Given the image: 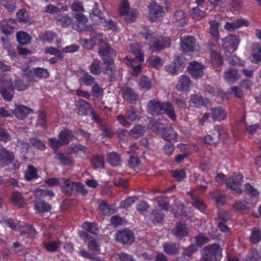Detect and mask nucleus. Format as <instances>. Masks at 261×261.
Listing matches in <instances>:
<instances>
[{"mask_svg":"<svg viewBox=\"0 0 261 261\" xmlns=\"http://www.w3.org/2000/svg\"><path fill=\"white\" fill-rule=\"evenodd\" d=\"M147 112L153 116L166 114L172 121H175L176 120L174 108L172 104L168 101L150 100L147 104Z\"/></svg>","mask_w":261,"mask_h":261,"instance_id":"nucleus-1","label":"nucleus"},{"mask_svg":"<svg viewBox=\"0 0 261 261\" xmlns=\"http://www.w3.org/2000/svg\"><path fill=\"white\" fill-rule=\"evenodd\" d=\"M59 139L50 138L48 139L49 146L54 150H57L61 146L68 145L74 137L73 132L68 128H64L58 134Z\"/></svg>","mask_w":261,"mask_h":261,"instance_id":"nucleus-2","label":"nucleus"},{"mask_svg":"<svg viewBox=\"0 0 261 261\" xmlns=\"http://www.w3.org/2000/svg\"><path fill=\"white\" fill-rule=\"evenodd\" d=\"M222 257V250L216 243L205 246L201 251L199 261H220Z\"/></svg>","mask_w":261,"mask_h":261,"instance_id":"nucleus-3","label":"nucleus"},{"mask_svg":"<svg viewBox=\"0 0 261 261\" xmlns=\"http://www.w3.org/2000/svg\"><path fill=\"white\" fill-rule=\"evenodd\" d=\"M180 47L183 53L191 54L199 53V45L196 38L192 36H184L180 38Z\"/></svg>","mask_w":261,"mask_h":261,"instance_id":"nucleus-4","label":"nucleus"},{"mask_svg":"<svg viewBox=\"0 0 261 261\" xmlns=\"http://www.w3.org/2000/svg\"><path fill=\"white\" fill-rule=\"evenodd\" d=\"M243 180V176L241 173H234L233 174L229 177L225 181L227 188L235 192L237 194L240 195L242 193L241 186Z\"/></svg>","mask_w":261,"mask_h":261,"instance_id":"nucleus-5","label":"nucleus"},{"mask_svg":"<svg viewBox=\"0 0 261 261\" xmlns=\"http://www.w3.org/2000/svg\"><path fill=\"white\" fill-rule=\"evenodd\" d=\"M79 235L87 244L88 248L93 254H95L100 252V245L98 240L95 238L96 237L88 235L86 232H79Z\"/></svg>","mask_w":261,"mask_h":261,"instance_id":"nucleus-6","label":"nucleus"},{"mask_svg":"<svg viewBox=\"0 0 261 261\" xmlns=\"http://www.w3.org/2000/svg\"><path fill=\"white\" fill-rule=\"evenodd\" d=\"M1 86L0 87V94L6 101H11L14 95V87L11 80L4 81L3 77L0 76Z\"/></svg>","mask_w":261,"mask_h":261,"instance_id":"nucleus-7","label":"nucleus"},{"mask_svg":"<svg viewBox=\"0 0 261 261\" xmlns=\"http://www.w3.org/2000/svg\"><path fill=\"white\" fill-rule=\"evenodd\" d=\"M115 237L117 242L123 245H130L135 241L134 232L127 228L118 230Z\"/></svg>","mask_w":261,"mask_h":261,"instance_id":"nucleus-8","label":"nucleus"},{"mask_svg":"<svg viewBox=\"0 0 261 261\" xmlns=\"http://www.w3.org/2000/svg\"><path fill=\"white\" fill-rule=\"evenodd\" d=\"M74 18L76 20L74 28L76 30L91 32L95 30L96 27L87 24L88 22V18L84 15L81 13L76 14Z\"/></svg>","mask_w":261,"mask_h":261,"instance_id":"nucleus-9","label":"nucleus"},{"mask_svg":"<svg viewBox=\"0 0 261 261\" xmlns=\"http://www.w3.org/2000/svg\"><path fill=\"white\" fill-rule=\"evenodd\" d=\"M222 41V46L223 49L226 51L232 53L237 49L240 39L236 35H230L223 39Z\"/></svg>","mask_w":261,"mask_h":261,"instance_id":"nucleus-10","label":"nucleus"},{"mask_svg":"<svg viewBox=\"0 0 261 261\" xmlns=\"http://www.w3.org/2000/svg\"><path fill=\"white\" fill-rule=\"evenodd\" d=\"M29 66H27L25 69H23L24 74L27 77V80L29 83H33L35 81L34 75L39 78H47L49 76V72L46 69L38 67L34 69V71L28 70Z\"/></svg>","mask_w":261,"mask_h":261,"instance_id":"nucleus-11","label":"nucleus"},{"mask_svg":"<svg viewBox=\"0 0 261 261\" xmlns=\"http://www.w3.org/2000/svg\"><path fill=\"white\" fill-rule=\"evenodd\" d=\"M15 155L13 152L5 148L0 149V167L4 168L13 164Z\"/></svg>","mask_w":261,"mask_h":261,"instance_id":"nucleus-12","label":"nucleus"},{"mask_svg":"<svg viewBox=\"0 0 261 261\" xmlns=\"http://www.w3.org/2000/svg\"><path fill=\"white\" fill-rule=\"evenodd\" d=\"M149 16L151 21H155L163 17L164 11L163 7L155 2L152 3L148 6Z\"/></svg>","mask_w":261,"mask_h":261,"instance_id":"nucleus-13","label":"nucleus"},{"mask_svg":"<svg viewBox=\"0 0 261 261\" xmlns=\"http://www.w3.org/2000/svg\"><path fill=\"white\" fill-rule=\"evenodd\" d=\"M99 53L102 56L103 61L105 64H109L110 65L113 64V58L116 56V53L109 45L105 44L99 49Z\"/></svg>","mask_w":261,"mask_h":261,"instance_id":"nucleus-14","label":"nucleus"},{"mask_svg":"<svg viewBox=\"0 0 261 261\" xmlns=\"http://www.w3.org/2000/svg\"><path fill=\"white\" fill-rule=\"evenodd\" d=\"M56 159L59 161L61 165L63 166H71L73 163V158L70 152H61L54 150Z\"/></svg>","mask_w":261,"mask_h":261,"instance_id":"nucleus-15","label":"nucleus"},{"mask_svg":"<svg viewBox=\"0 0 261 261\" xmlns=\"http://www.w3.org/2000/svg\"><path fill=\"white\" fill-rule=\"evenodd\" d=\"M172 233L177 239H182L189 236L187 224L185 223L178 222L172 230Z\"/></svg>","mask_w":261,"mask_h":261,"instance_id":"nucleus-16","label":"nucleus"},{"mask_svg":"<svg viewBox=\"0 0 261 261\" xmlns=\"http://www.w3.org/2000/svg\"><path fill=\"white\" fill-rule=\"evenodd\" d=\"M248 25L249 22L247 20L240 18L237 19L231 22H226L224 25V29L229 32H232L240 27Z\"/></svg>","mask_w":261,"mask_h":261,"instance_id":"nucleus-17","label":"nucleus"},{"mask_svg":"<svg viewBox=\"0 0 261 261\" xmlns=\"http://www.w3.org/2000/svg\"><path fill=\"white\" fill-rule=\"evenodd\" d=\"M133 53L135 56V57L132 58H129L128 57H126L124 59V64H126L127 65H133L139 63V65H140V63L144 61L143 54L140 49L133 50Z\"/></svg>","mask_w":261,"mask_h":261,"instance_id":"nucleus-18","label":"nucleus"},{"mask_svg":"<svg viewBox=\"0 0 261 261\" xmlns=\"http://www.w3.org/2000/svg\"><path fill=\"white\" fill-rule=\"evenodd\" d=\"M38 232L35 227L30 224H25L21 227L20 234L27 238L35 239L38 237Z\"/></svg>","mask_w":261,"mask_h":261,"instance_id":"nucleus-19","label":"nucleus"},{"mask_svg":"<svg viewBox=\"0 0 261 261\" xmlns=\"http://www.w3.org/2000/svg\"><path fill=\"white\" fill-rule=\"evenodd\" d=\"M34 207L38 213H43L47 212L51 210V205L41 197H36V199L34 202Z\"/></svg>","mask_w":261,"mask_h":261,"instance_id":"nucleus-20","label":"nucleus"},{"mask_svg":"<svg viewBox=\"0 0 261 261\" xmlns=\"http://www.w3.org/2000/svg\"><path fill=\"white\" fill-rule=\"evenodd\" d=\"M82 228L84 230L80 232H86L88 235L93 237H97L98 234V227L94 222L85 221L82 225Z\"/></svg>","mask_w":261,"mask_h":261,"instance_id":"nucleus-21","label":"nucleus"},{"mask_svg":"<svg viewBox=\"0 0 261 261\" xmlns=\"http://www.w3.org/2000/svg\"><path fill=\"white\" fill-rule=\"evenodd\" d=\"M75 111L80 116H86L88 113V110L90 109L89 103L83 99H79L75 101Z\"/></svg>","mask_w":261,"mask_h":261,"instance_id":"nucleus-22","label":"nucleus"},{"mask_svg":"<svg viewBox=\"0 0 261 261\" xmlns=\"http://www.w3.org/2000/svg\"><path fill=\"white\" fill-rule=\"evenodd\" d=\"M162 136L164 140L170 143L178 141V134L172 127L165 129L162 133Z\"/></svg>","mask_w":261,"mask_h":261,"instance_id":"nucleus-23","label":"nucleus"},{"mask_svg":"<svg viewBox=\"0 0 261 261\" xmlns=\"http://www.w3.org/2000/svg\"><path fill=\"white\" fill-rule=\"evenodd\" d=\"M171 45V40L169 37H160L154 40L152 47L155 50H162Z\"/></svg>","mask_w":261,"mask_h":261,"instance_id":"nucleus-24","label":"nucleus"},{"mask_svg":"<svg viewBox=\"0 0 261 261\" xmlns=\"http://www.w3.org/2000/svg\"><path fill=\"white\" fill-rule=\"evenodd\" d=\"M164 251L168 255H176L179 250V244L172 242H166L163 244Z\"/></svg>","mask_w":261,"mask_h":261,"instance_id":"nucleus-25","label":"nucleus"},{"mask_svg":"<svg viewBox=\"0 0 261 261\" xmlns=\"http://www.w3.org/2000/svg\"><path fill=\"white\" fill-rule=\"evenodd\" d=\"M215 130L216 134H214V136L211 135H207L204 137V140L206 144L212 145L215 144L218 141L219 137L221 134L222 127L221 126H215Z\"/></svg>","mask_w":261,"mask_h":261,"instance_id":"nucleus-26","label":"nucleus"},{"mask_svg":"<svg viewBox=\"0 0 261 261\" xmlns=\"http://www.w3.org/2000/svg\"><path fill=\"white\" fill-rule=\"evenodd\" d=\"M232 208L236 211L245 212L250 209L251 204L246 200H239L234 201L232 205Z\"/></svg>","mask_w":261,"mask_h":261,"instance_id":"nucleus-27","label":"nucleus"},{"mask_svg":"<svg viewBox=\"0 0 261 261\" xmlns=\"http://www.w3.org/2000/svg\"><path fill=\"white\" fill-rule=\"evenodd\" d=\"M32 110L27 107L23 105H18L16 106L15 109L13 111L15 116L19 119L25 118Z\"/></svg>","mask_w":261,"mask_h":261,"instance_id":"nucleus-28","label":"nucleus"},{"mask_svg":"<svg viewBox=\"0 0 261 261\" xmlns=\"http://www.w3.org/2000/svg\"><path fill=\"white\" fill-rule=\"evenodd\" d=\"M211 111L212 118L214 120L221 121L226 118L227 114L221 107L213 108Z\"/></svg>","mask_w":261,"mask_h":261,"instance_id":"nucleus-29","label":"nucleus"},{"mask_svg":"<svg viewBox=\"0 0 261 261\" xmlns=\"http://www.w3.org/2000/svg\"><path fill=\"white\" fill-rule=\"evenodd\" d=\"M210 195L217 205H223L226 202V196L219 190L211 191Z\"/></svg>","mask_w":261,"mask_h":261,"instance_id":"nucleus-30","label":"nucleus"},{"mask_svg":"<svg viewBox=\"0 0 261 261\" xmlns=\"http://www.w3.org/2000/svg\"><path fill=\"white\" fill-rule=\"evenodd\" d=\"M191 84V80L188 76L181 75L176 85V88L178 91L186 92L189 89Z\"/></svg>","mask_w":261,"mask_h":261,"instance_id":"nucleus-31","label":"nucleus"},{"mask_svg":"<svg viewBox=\"0 0 261 261\" xmlns=\"http://www.w3.org/2000/svg\"><path fill=\"white\" fill-rule=\"evenodd\" d=\"M123 97L128 100L132 104H135L138 98V94L132 88L126 87L122 90Z\"/></svg>","mask_w":261,"mask_h":261,"instance_id":"nucleus-32","label":"nucleus"},{"mask_svg":"<svg viewBox=\"0 0 261 261\" xmlns=\"http://www.w3.org/2000/svg\"><path fill=\"white\" fill-rule=\"evenodd\" d=\"M64 186L61 187L62 190L67 196L72 195L74 192L75 188V182L76 181H72L70 179L64 178Z\"/></svg>","mask_w":261,"mask_h":261,"instance_id":"nucleus-33","label":"nucleus"},{"mask_svg":"<svg viewBox=\"0 0 261 261\" xmlns=\"http://www.w3.org/2000/svg\"><path fill=\"white\" fill-rule=\"evenodd\" d=\"M240 78L238 70L230 68L224 72V79L228 83L232 84Z\"/></svg>","mask_w":261,"mask_h":261,"instance_id":"nucleus-34","label":"nucleus"},{"mask_svg":"<svg viewBox=\"0 0 261 261\" xmlns=\"http://www.w3.org/2000/svg\"><path fill=\"white\" fill-rule=\"evenodd\" d=\"M188 102L189 106L193 108H199L205 105L203 98L197 94L192 95Z\"/></svg>","mask_w":261,"mask_h":261,"instance_id":"nucleus-35","label":"nucleus"},{"mask_svg":"<svg viewBox=\"0 0 261 261\" xmlns=\"http://www.w3.org/2000/svg\"><path fill=\"white\" fill-rule=\"evenodd\" d=\"M252 61L258 64L261 61V46L258 43H253L252 47Z\"/></svg>","mask_w":261,"mask_h":261,"instance_id":"nucleus-36","label":"nucleus"},{"mask_svg":"<svg viewBox=\"0 0 261 261\" xmlns=\"http://www.w3.org/2000/svg\"><path fill=\"white\" fill-rule=\"evenodd\" d=\"M42 246L48 252H56L59 248L60 243L59 241L51 242L42 241Z\"/></svg>","mask_w":261,"mask_h":261,"instance_id":"nucleus-37","label":"nucleus"},{"mask_svg":"<svg viewBox=\"0 0 261 261\" xmlns=\"http://www.w3.org/2000/svg\"><path fill=\"white\" fill-rule=\"evenodd\" d=\"M204 66H188L187 71L193 79H197L204 74Z\"/></svg>","mask_w":261,"mask_h":261,"instance_id":"nucleus-38","label":"nucleus"},{"mask_svg":"<svg viewBox=\"0 0 261 261\" xmlns=\"http://www.w3.org/2000/svg\"><path fill=\"white\" fill-rule=\"evenodd\" d=\"M209 24L210 25V33L215 40L218 41L220 38L218 29L219 22L215 20H211L209 21Z\"/></svg>","mask_w":261,"mask_h":261,"instance_id":"nucleus-39","label":"nucleus"},{"mask_svg":"<svg viewBox=\"0 0 261 261\" xmlns=\"http://www.w3.org/2000/svg\"><path fill=\"white\" fill-rule=\"evenodd\" d=\"M38 170L33 165H29L24 173V179L27 181L38 178Z\"/></svg>","mask_w":261,"mask_h":261,"instance_id":"nucleus-40","label":"nucleus"},{"mask_svg":"<svg viewBox=\"0 0 261 261\" xmlns=\"http://www.w3.org/2000/svg\"><path fill=\"white\" fill-rule=\"evenodd\" d=\"M250 242L252 244H257L261 241V230L258 227H253L249 238Z\"/></svg>","mask_w":261,"mask_h":261,"instance_id":"nucleus-41","label":"nucleus"},{"mask_svg":"<svg viewBox=\"0 0 261 261\" xmlns=\"http://www.w3.org/2000/svg\"><path fill=\"white\" fill-rule=\"evenodd\" d=\"M56 19L63 27H67L71 24L72 19L69 15L64 14H57Z\"/></svg>","mask_w":261,"mask_h":261,"instance_id":"nucleus-42","label":"nucleus"},{"mask_svg":"<svg viewBox=\"0 0 261 261\" xmlns=\"http://www.w3.org/2000/svg\"><path fill=\"white\" fill-rule=\"evenodd\" d=\"M83 72L82 76L79 79V84L82 86H91L94 82V78L87 72L83 71Z\"/></svg>","mask_w":261,"mask_h":261,"instance_id":"nucleus-43","label":"nucleus"},{"mask_svg":"<svg viewBox=\"0 0 261 261\" xmlns=\"http://www.w3.org/2000/svg\"><path fill=\"white\" fill-rule=\"evenodd\" d=\"M191 199L192 200V205L201 212L204 213L206 208V205L203 200L194 197L192 194L191 195Z\"/></svg>","mask_w":261,"mask_h":261,"instance_id":"nucleus-44","label":"nucleus"},{"mask_svg":"<svg viewBox=\"0 0 261 261\" xmlns=\"http://www.w3.org/2000/svg\"><path fill=\"white\" fill-rule=\"evenodd\" d=\"M174 18L179 25H183L188 22L187 15L182 10H177L174 14Z\"/></svg>","mask_w":261,"mask_h":261,"instance_id":"nucleus-45","label":"nucleus"},{"mask_svg":"<svg viewBox=\"0 0 261 261\" xmlns=\"http://www.w3.org/2000/svg\"><path fill=\"white\" fill-rule=\"evenodd\" d=\"M211 62L215 65H222L223 60L220 53L214 50L210 52Z\"/></svg>","mask_w":261,"mask_h":261,"instance_id":"nucleus-46","label":"nucleus"},{"mask_svg":"<svg viewBox=\"0 0 261 261\" xmlns=\"http://www.w3.org/2000/svg\"><path fill=\"white\" fill-rule=\"evenodd\" d=\"M164 218V213L161 211L158 210H153L150 216V220L154 224L161 223L163 221Z\"/></svg>","mask_w":261,"mask_h":261,"instance_id":"nucleus-47","label":"nucleus"},{"mask_svg":"<svg viewBox=\"0 0 261 261\" xmlns=\"http://www.w3.org/2000/svg\"><path fill=\"white\" fill-rule=\"evenodd\" d=\"M108 161L110 164L113 166L120 165L121 160L119 154L116 152H111L108 154Z\"/></svg>","mask_w":261,"mask_h":261,"instance_id":"nucleus-48","label":"nucleus"},{"mask_svg":"<svg viewBox=\"0 0 261 261\" xmlns=\"http://www.w3.org/2000/svg\"><path fill=\"white\" fill-rule=\"evenodd\" d=\"M91 163L94 169L103 168L105 162L102 156L96 155L91 160Z\"/></svg>","mask_w":261,"mask_h":261,"instance_id":"nucleus-49","label":"nucleus"},{"mask_svg":"<svg viewBox=\"0 0 261 261\" xmlns=\"http://www.w3.org/2000/svg\"><path fill=\"white\" fill-rule=\"evenodd\" d=\"M16 36L18 42L22 45L28 44L31 42V37L24 32L17 33Z\"/></svg>","mask_w":261,"mask_h":261,"instance_id":"nucleus-50","label":"nucleus"},{"mask_svg":"<svg viewBox=\"0 0 261 261\" xmlns=\"http://www.w3.org/2000/svg\"><path fill=\"white\" fill-rule=\"evenodd\" d=\"M11 201L15 205L18 207L21 206L23 203V198L21 193L17 191H13L12 193Z\"/></svg>","mask_w":261,"mask_h":261,"instance_id":"nucleus-51","label":"nucleus"},{"mask_svg":"<svg viewBox=\"0 0 261 261\" xmlns=\"http://www.w3.org/2000/svg\"><path fill=\"white\" fill-rule=\"evenodd\" d=\"M138 12L136 10L132 9L130 11L121 14L124 18L123 19L126 23L134 22L138 16Z\"/></svg>","mask_w":261,"mask_h":261,"instance_id":"nucleus-52","label":"nucleus"},{"mask_svg":"<svg viewBox=\"0 0 261 261\" xmlns=\"http://www.w3.org/2000/svg\"><path fill=\"white\" fill-rule=\"evenodd\" d=\"M190 14L192 18L195 20H200L205 16V12L201 10L198 6L192 9Z\"/></svg>","mask_w":261,"mask_h":261,"instance_id":"nucleus-53","label":"nucleus"},{"mask_svg":"<svg viewBox=\"0 0 261 261\" xmlns=\"http://www.w3.org/2000/svg\"><path fill=\"white\" fill-rule=\"evenodd\" d=\"M46 119L47 115L46 112L44 111H40L37 117V124L40 126L43 129H46L47 128Z\"/></svg>","mask_w":261,"mask_h":261,"instance_id":"nucleus-54","label":"nucleus"},{"mask_svg":"<svg viewBox=\"0 0 261 261\" xmlns=\"http://www.w3.org/2000/svg\"><path fill=\"white\" fill-rule=\"evenodd\" d=\"M30 142L34 147L40 151H44L46 148L45 143L36 137L31 138Z\"/></svg>","mask_w":261,"mask_h":261,"instance_id":"nucleus-55","label":"nucleus"},{"mask_svg":"<svg viewBox=\"0 0 261 261\" xmlns=\"http://www.w3.org/2000/svg\"><path fill=\"white\" fill-rule=\"evenodd\" d=\"M90 16L92 18H94V17L95 16L97 17L100 20V23H102V20H104L103 14L99 9L97 3H95L93 8L90 13Z\"/></svg>","mask_w":261,"mask_h":261,"instance_id":"nucleus-56","label":"nucleus"},{"mask_svg":"<svg viewBox=\"0 0 261 261\" xmlns=\"http://www.w3.org/2000/svg\"><path fill=\"white\" fill-rule=\"evenodd\" d=\"M1 39L3 42L4 47L7 49L9 55L13 58L15 57L16 56V53L15 52L14 49H13L10 45L9 40H8V38L1 37Z\"/></svg>","mask_w":261,"mask_h":261,"instance_id":"nucleus-57","label":"nucleus"},{"mask_svg":"<svg viewBox=\"0 0 261 261\" xmlns=\"http://www.w3.org/2000/svg\"><path fill=\"white\" fill-rule=\"evenodd\" d=\"M245 261H261V256L256 249H252L249 250Z\"/></svg>","mask_w":261,"mask_h":261,"instance_id":"nucleus-58","label":"nucleus"},{"mask_svg":"<svg viewBox=\"0 0 261 261\" xmlns=\"http://www.w3.org/2000/svg\"><path fill=\"white\" fill-rule=\"evenodd\" d=\"M158 205L164 211L172 212L173 209L170 206L168 201L166 198L160 197L157 200Z\"/></svg>","mask_w":261,"mask_h":261,"instance_id":"nucleus-59","label":"nucleus"},{"mask_svg":"<svg viewBox=\"0 0 261 261\" xmlns=\"http://www.w3.org/2000/svg\"><path fill=\"white\" fill-rule=\"evenodd\" d=\"M139 118L136 108L131 107L127 112L126 118L130 121H134Z\"/></svg>","mask_w":261,"mask_h":261,"instance_id":"nucleus-60","label":"nucleus"},{"mask_svg":"<svg viewBox=\"0 0 261 261\" xmlns=\"http://www.w3.org/2000/svg\"><path fill=\"white\" fill-rule=\"evenodd\" d=\"M69 150L72 153H76L79 152H86L87 148L80 144L72 143L69 147Z\"/></svg>","mask_w":261,"mask_h":261,"instance_id":"nucleus-61","label":"nucleus"},{"mask_svg":"<svg viewBox=\"0 0 261 261\" xmlns=\"http://www.w3.org/2000/svg\"><path fill=\"white\" fill-rule=\"evenodd\" d=\"M245 190L246 194L251 197H255L259 195V192L250 183H246L245 185Z\"/></svg>","mask_w":261,"mask_h":261,"instance_id":"nucleus-62","label":"nucleus"},{"mask_svg":"<svg viewBox=\"0 0 261 261\" xmlns=\"http://www.w3.org/2000/svg\"><path fill=\"white\" fill-rule=\"evenodd\" d=\"M100 130L102 132V136L106 138H111L114 136V133L112 129L105 124H100L98 125Z\"/></svg>","mask_w":261,"mask_h":261,"instance_id":"nucleus-63","label":"nucleus"},{"mask_svg":"<svg viewBox=\"0 0 261 261\" xmlns=\"http://www.w3.org/2000/svg\"><path fill=\"white\" fill-rule=\"evenodd\" d=\"M91 41L92 44H96L97 43H101L103 42L102 34L97 33L94 31L91 32Z\"/></svg>","mask_w":261,"mask_h":261,"instance_id":"nucleus-64","label":"nucleus"}]
</instances>
